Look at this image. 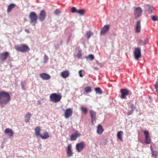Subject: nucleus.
<instances>
[{
	"instance_id": "f257e3e1",
	"label": "nucleus",
	"mask_w": 158,
	"mask_h": 158,
	"mask_svg": "<svg viewBox=\"0 0 158 158\" xmlns=\"http://www.w3.org/2000/svg\"><path fill=\"white\" fill-rule=\"evenodd\" d=\"M10 100V97L8 92L4 91L0 92V104L6 105Z\"/></svg>"
},
{
	"instance_id": "f03ea898",
	"label": "nucleus",
	"mask_w": 158,
	"mask_h": 158,
	"mask_svg": "<svg viewBox=\"0 0 158 158\" xmlns=\"http://www.w3.org/2000/svg\"><path fill=\"white\" fill-rule=\"evenodd\" d=\"M15 48L17 51L22 52H28L30 49L28 46L25 44H21L19 45H15Z\"/></svg>"
},
{
	"instance_id": "7ed1b4c3",
	"label": "nucleus",
	"mask_w": 158,
	"mask_h": 158,
	"mask_svg": "<svg viewBox=\"0 0 158 158\" xmlns=\"http://www.w3.org/2000/svg\"><path fill=\"white\" fill-rule=\"evenodd\" d=\"M62 97V96L61 95L54 93L50 94V101L52 102L56 103L60 102Z\"/></svg>"
},
{
	"instance_id": "20e7f679",
	"label": "nucleus",
	"mask_w": 158,
	"mask_h": 158,
	"mask_svg": "<svg viewBox=\"0 0 158 158\" xmlns=\"http://www.w3.org/2000/svg\"><path fill=\"white\" fill-rule=\"evenodd\" d=\"M29 18L31 23H33V25L35 26L38 19V17L36 13L33 11L31 12L29 14Z\"/></svg>"
},
{
	"instance_id": "39448f33",
	"label": "nucleus",
	"mask_w": 158,
	"mask_h": 158,
	"mask_svg": "<svg viewBox=\"0 0 158 158\" xmlns=\"http://www.w3.org/2000/svg\"><path fill=\"white\" fill-rule=\"evenodd\" d=\"M133 53L135 59L138 60L141 57V50L140 48H135Z\"/></svg>"
},
{
	"instance_id": "423d86ee",
	"label": "nucleus",
	"mask_w": 158,
	"mask_h": 158,
	"mask_svg": "<svg viewBox=\"0 0 158 158\" xmlns=\"http://www.w3.org/2000/svg\"><path fill=\"white\" fill-rule=\"evenodd\" d=\"M89 113L91 119V123L94 125V123L96 122V113L95 111L92 110H89Z\"/></svg>"
},
{
	"instance_id": "0eeeda50",
	"label": "nucleus",
	"mask_w": 158,
	"mask_h": 158,
	"mask_svg": "<svg viewBox=\"0 0 158 158\" xmlns=\"http://www.w3.org/2000/svg\"><path fill=\"white\" fill-rule=\"evenodd\" d=\"M64 111V116L66 118H68L72 116L73 111L71 108H68Z\"/></svg>"
},
{
	"instance_id": "6e6552de",
	"label": "nucleus",
	"mask_w": 158,
	"mask_h": 158,
	"mask_svg": "<svg viewBox=\"0 0 158 158\" xmlns=\"http://www.w3.org/2000/svg\"><path fill=\"white\" fill-rule=\"evenodd\" d=\"M144 134L145 136L144 143L146 144H149L151 142V139L150 136L149 132L146 131H144Z\"/></svg>"
},
{
	"instance_id": "1a4fd4ad",
	"label": "nucleus",
	"mask_w": 158,
	"mask_h": 158,
	"mask_svg": "<svg viewBox=\"0 0 158 158\" xmlns=\"http://www.w3.org/2000/svg\"><path fill=\"white\" fill-rule=\"evenodd\" d=\"M142 10L140 7L135 8L134 11V14L136 18H139L142 14Z\"/></svg>"
},
{
	"instance_id": "9d476101",
	"label": "nucleus",
	"mask_w": 158,
	"mask_h": 158,
	"mask_svg": "<svg viewBox=\"0 0 158 158\" xmlns=\"http://www.w3.org/2000/svg\"><path fill=\"white\" fill-rule=\"evenodd\" d=\"M120 92L121 94V98L122 99H125L126 98V96L129 94V91L127 89H123L120 90Z\"/></svg>"
},
{
	"instance_id": "9b49d317",
	"label": "nucleus",
	"mask_w": 158,
	"mask_h": 158,
	"mask_svg": "<svg viewBox=\"0 0 158 158\" xmlns=\"http://www.w3.org/2000/svg\"><path fill=\"white\" fill-rule=\"evenodd\" d=\"M110 25H107L104 26L102 28L100 31V35H104L106 33L109 31Z\"/></svg>"
},
{
	"instance_id": "f8f14e48",
	"label": "nucleus",
	"mask_w": 158,
	"mask_h": 158,
	"mask_svg": "<svg viewBox=\"0 0 158 158\" xmlns=\"http://www.w3.org/2000/svg\"><path fill=\"white\" fill-rule=\"evenodd\" d=\"M85 144L83 142H81L76 145V149L78 152H80L85 147Z\"/></svg>"
},
{
	"instance_id": "ddd939ff",
	"label": "nucleus",
	"mask_w": 158,
	"mask_h": 158,
	"mask_svg": "<svg viewBox=\"0 0 158 158\" xmlns=\"http://www.w3.org/2000/svg\"><path fill=\"white\" fill-rule=\"evenodd\" d=\"M135 106L133 104L131 103L129 106L128 110H127V114L129 115L132 114L135 108Z\"/></svg>"
},
{
	"instance_id": "4468645a",
	"label": "nucleus",
	"mask_w": 158,
	"mask_h": 158,
	"mask_svg": "<svg viewBox=\"0 0 158 158\" xmlns=\"http://www.w3.org/2000/svg\"><path fill=\"white\" fill-rule=\"evenodd\" d=\"M9 55V53L7 52L0 54V59L2 61H5Z\"/></svg>"
},
{
	"instance_id": "2eb2a0df",
	"label": "nucleus",
	"mask_w": 158,
	"mask_h": 158,
	"mask_svg": "<svg viewBox=\"0 0 158 158\" xmlns=\"http://www.w3.org/2000/svg\"><path fill=\"white\" fill-rule=\"evenodd\" d=\"M46 17V13L44 10H42L41 11L39 15V19L42 22L45 19Z\"/></svg>"
},
{
	"instance_id": "dca6fc26",
	"label": "nucleus",
	"mask_w": 158,
	"mask_h": 158,
	"mask_svg": "<svg viewBox=\"0 0 158 158\" xmlns=\"http://www.w3.org/2000/svg\"><path fill=\"white\" fill-rule=\"evenodd\" d=\"M66 152L68 157H70L72 156L73 153L72 151L71 144H69L66 149Z\"/></svg>"
},
{
	"instance_id": "f3484780",
	"label": "nucleus",
	"mask_w": 158,
	"mask_h": 158,
	"mask_svg": "<svg viewBox=\"0 0 158 158\" xmlns=\"http://www.w3.org/2000/svg\"><path fill=\"white\" fill-rule=\"evenodd\" d=\"M40 76L43 80H47L50 79L51 78V76L49 74L45 73H40Z\"/></svg>"
},
{
	"instance_id": "a211bd4d",
	"label": "nucleus",
	"mask_w": 158,
	"mask_h": 158,
	"mask_svg": "<svg viewBox=\"0 0 158 158\" xmlns=\"http://www.w3.org/2000/svg\"><path fill=\"white\" fill-rule=\"evenodd\" d=\"M141 29V22L138 20L137 21L135 25V31L137 33L140 32Z\"/></svg>"
},
{
	"instance_id": "6ab92c4d",
	"label": "nucleus",
	"mask_w": 158,
	"mask_h": 158,
	"mask_svg": "<svg viewBox=\"0 0 158 158\" xmlns=\"http://www.w3.org/2000/svg\"><path fill=\"white\" fill-rule=\"evenodd\" d=\"M4 133L10 137H12L13 135L14 132L12 129L7 128L4 131Z\"/></svg>"
},
{
	"instance_id": "aec40b11",
	"label": "nucleus",
	"mask_w": 158,
	"mask_h": 158,
	"mask_svg": "<svg viewBox=\"0 0 158 158\" xmlns=\"http://www.w3.org/2000/svg\"><path fill=\"white\" fill-rule=\"evenodd\" d=\"M60 75L62 77L64 78H66L69 75V73L68 70L63 71L60 73Z\"/></svg>"
},
{
	"instance_id": "412c9836",
	"label": "nucleus",
	"mask_w": 158,
	"mask_h": 158,
	"mask_svg": "<svg viewBox=\"0 0 158 158\" xmlns=\"http://www.w3.org/2000/svg\"><path fill=\"white\" fill-rule=\"evenodd\" d=\"M81 135L80 133L77 132H75L72 134L70 136V139L71 141L75 140L77 138Z\"/></svg>"
},
{
	"instance_id": "4be33fe9",
	"label": "nucleus",
	"mask_w": 158,
	"mask_h": 158,
	"mask_svg": "<svg viewBox=\"0 0 158 158\" xmlns=\"http://www.w3.org/2000/svg\"><path fill=\"white\" fill-rule=\"evenodd\" d=\"M104 131V129L101 124H99L97 127V133L99 134H101Z\"/></svg>"
},
{
	"instance_id": "5701e85b",
	"label": "nucleus",
	"mask_w": 158,
	"mask_h": 158,
	"mask_svg": "<svg viewBox=\"0 0 158 158\" xmlns=\"http://www.w3.org/2000/svg\"><path fill=\"white\" fill-rule=\"evenodd\" d=\"M40 128L39 127H37L35 128V133L37 137L40 136L41 134H40Z\"/></svg>"
},
{
	"instance_id": "b1692460",
	"label": "nucleus",
	"mask_w": 158,
	"mask_h": 158,
	"mask_svg": "<svg viewBox=\"0 0 158 158\" xmlns=\"http://www.w3.org/2000/svg\"><path fill=\"white\" fill-rule=\"evenodd\" d=\"M48 133L47 131L44 132L43 135L41 134L40 136L42 139H46L49 137Z\"/></svg>"
},
{
	"instance_id": "393cba45",
	"label": "nucleus",
	"mask_w": 158,
	"mask_h": 158,
	"mask_svg": "<svg viewBox=\"0 0 158 158\" xmlns=\"http://www.w3.org/2000/svg\"><path fill=\"white\" fill-rule=\"evenodd\" d=\"M123 131H120L118 132L117 134V138L119 139L121 141H123V139L122 138L123 135Z\"/></svg>"
},
{
	"instance_id": "a878e982",
	"label": "nucleus",
	"mask_w": 158,
	"mask_h": 158,
	"mask_svg": "<svg viewBox=\"0 0 158 158\" xmlns=\"http://www.w3.org/2000/svg\"><path fill=\"white\" fill-rule=\"evenodd\" d=\"M150 149L152 152V156H156L158 155V151L156 150H154L152 146H151Z\"/></svg>"
},
{
	"instance_id": "bb28decb",
	"label": "nucleus",
	"mask_w": 158,
	"mask_h": 158,
	"mask_svg": "<svg viewBox=\"0 0 158 158\" xmlns=\"http://www.w3.org/2000/svg\"><path fill=\"white\" fill-rule=\"evenodd\" d=\"M15 5L14 4H11L8 7L7 11L8 13L10 12L14 8Z\"/></svg>"
},
{
	"instance_id": "cd10ccee",
	"label": "nucleus",
	"mask_w": 158,
	"mask_h": 158,
	"mask_svg": "<svg viewBox=\"0 0 158 158\" xmlns=\"http://www.w3.org/2000/svg\"><path fill=\"white\" fill-rule=\"evenodd\" d=\"M80 109L81 112L85 114H86L87 112V109L85 107L82 106L80 108Z\"/></svg>"
},
{
	"instance_id": "c85d7f7f",
	"label": "nucleus",
	"mask_w": 158,
	"mask_h": 158,
	"mask_svg": "<svg viewBox=\"0 0 158 158\" xmlns=\"http://www.w3.org/2000/svg\"><path fill=\"white\" fill-rule=\"evenodd\" d=\"M31 114L30 113H27L25 116V120L26 122H29Z\"/></svg>"
},
{
	"instance_id": "c756f323",
	"label": "nucleus",
	"mask_w": 158,
	"mask_h": 158,
	"mask_svg": "<svg viewBox=\"0 0 158 158\" xmlns=\"http://www.w3.org/2000/svg\"><path fill=\"white\" fill-rule=\"evenodd\" d=\"M148 38H146L144 41L140 40L139 42V43L141 45H145L148 43Z\"/></svg>"
},
{
	"instance_id": "7c9ffc66",
	"label": "nucleus",
	"mask_w": 158,
	"mask_h": 158,
	"mask_svg": "<svg viewBox=\"0 0 158 158\" xmlns=\"http://www.w3.org/2000/svg\"><path fill=\"white\" fill-rule=\"evenodd\" d=\"M94 89L96 94H101L102 93V91L100 88L99 87L95 88Z\"/></svg>"
},
{
	"instance_id": "2f4dec72",
	"label": "nucleus",
	"mask_w": 158,
	"mask_h": 158,
	"mask_svg": "<svg viewBox=\"0 0 158 158\" xmlns=\"http://www.w3.org/2000/svg\"><path fill=\"white\" fill-rule=\"evenodd\" d=\"M85 12L84 10L83 9H79L77 10V13L79 14L80 15H84Z\"/></svg>"
},
{
	"instance_id": "473e14b6",
	"label": "nucleus",
	"mask_w": 158,
	"mask_h": 158,
	"mask_svg": "<svg viewBox=\"0 0 158 158\" xmlns=\"http://www.w3.org/2000/svg\"><path fill=\"white\" fill-rule=\"evenodd\" d=\"M147 6V10H148V11L150 13H152V10L154 9L153 8V7L150 6L149 5H148Z\"/></svg>"
},
{
	"instance_id": "72a5a7b5",
	"label": "nucleus",
	"mask_w": 158,
	"mask_h": 158,
	"mask_svg": "<svg viewBox=\"0 0 158 158\" xmlns=\"http://www.w3.org/2000/svg\"><path fill=\"white\" fill-rule=\"evenodd\" d=\"M86 58L87 59H89L91 60H94V56L92 54L89 55L88 56H86Z\"/></svg>"
},
{
	"instance_id": "f704fd0d",
	"label": "nucleus",
	"mask_w": 158,
	"mask_h": 158,
	"mask_svg": "<svg viewBox=\"0 0 158 158\" xmlns=\"http://www.w3.org/2000/svg\"><path fill=\"white\" fill-rule=\"evenodd\" d=\"M85 91L87 93H89L92 91V89L91 87H86L85 89Z\"/></svg>"
},
{
	"instance_id": "c9c22d12",
	"label": "nucleus",
	"mask_w": 158,
	"mask_h": 158,
	"mask_svg": "<svg viewBox=\"0 0 158 158\" xmlns=\"http://www.w3.org/2000/svg\"><path fill=\"white\" fill-rule=\"evenodd\" d=\"M151 19L152 20L154 21H158V17L156 15L152 16Z\"/></svg>"
},
{
	"instance_id": "e433bc0d",
	"label": "nucleus",
	"mask_w": 158,
	"mask_h": 158,
	"mask_svg": "<svg viewBox=\"0 0 158 158\" xmlns=\"http://www.w3.org/2000/svg\"><path fill=\"white\" fill-rule=\"evenodd\" d=\"M81 50H79L77 55V56L78 58H81L82 57Z\"/></svg>"
},
{
	"instance_id": "4c0bfd02",
	"label": "nucleus",
	"mask_w": 158,
	"mask_h": 158,
	"mask_svg": "<svg viewBox=\"0 0 158 158\" xmlns=\"http://www.w3.org/2000/svg\"><path fill=\"white\" fill-rule=\"evenodd\" d=\"M93 33L90 31H88L86 35L88 39H89L93 35Z\"/></svg>"
},
{
	"instance_id": "58836bf2",
	"label": "nucleus",
	"mask_w": 158,
	"mask_h": 158,
	"mask_svg": "<svg viewBox=\"0 0 158 158\" xmlns=\"http://www.w3.org/2000/svg\"><path fill=\"white\" fill-rule=\"evenodd\" d=\"M77 10L76 7H73L71 8V12L73 13H77Z\"/></svg>"
},
{
	"instance_id": "ea45409f",
	"label": "nucleus",
	"mask_w": 158,
	"mask_h": 158,
	"mask_svg": "<svg viewBox=\"0 0 158 158\" xmlns=\"http://www.w3.org/2000/svg\"><path fill=\"white\" fill-rule=\"evenodd\" d=\"M44 63H46L47 62L48 60V57L46 55H45L44 57Z\"/></svg>"
},
{
	"instance_id": "a19ab883",
	"label": "nucleus",
	"mask_w": 158,
	"mask_h": 158,
	"mask_svg": "<svg viewBox=\"0 0 158 158\" xmlns=\"http://www.w3.org/2000/svg\"><path fill=\"white\" fill-rule=\"evenodd\" d=\"M26 83L25 82L24 83H22L21 84V87L22 89L23 90H25V86Z\"/></svg>"
},
{
	"instance_id": "79ce46f5",
	"label": "nucleus",
	"mask_w": 158,
	"mask_h": 158,
	"mask_svg": "<svg viewBox=\"0 0 158 158\" xmlns=\"http://www.w3.org/2000/svg\"><path fill=\"white\" fill-rule=\"evenodd\" d=\"M54 13L56 15H59L61 13V11L59 10L56 9Z\"/></svg>"
},
{
	"instance_id": "37998d69",
	"label": "nucleus",
	"mask_w": 158,
	"mask_h": 158,
	"mask_svg": "<svg viewBox=\"0 0 158 158\" xmlns=\"http://www.w3.org/2000/svg\"><path fill=\"white\" fill-rule=\"evenodd\" d=\"M155 88L156 90V91L158 93V84L157 82L156 84L155 85Z\"/></svg>"
},
{
	"instance_id": "c03bdc74",
	"label": "nucleus",
	"mask_w": 158,
	"mask_h": 158,
	"mask_svg": "<svg viewBox=\"0 0 158 158\" xmlns=\"http://www.w3.org/2000/svg\"><path fill=\"white\" fill-rule=\"evenodd\" d=\"M82 71V70H80L78 72V73H79V76L81 77H83V76L82 74H81Z\"/></svg>"
},
{
	"instance_id": "a18cd8bd",
	"label": "nucleus",
	"mask_w": 158,
	"mask_h": 158,
	"mask_svg": "<svg viewBox=\"0 0 158 158\" xmlns=\"http://www.w3.org/2000/svg\"><path fill=\"white\" fill-rule=\"evenodd\" d=\"M25 31L26 32H27L28 33L29 32V31L28 30H26Z\"/></svg>"
}]
</instances>
